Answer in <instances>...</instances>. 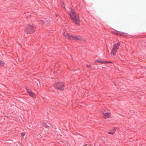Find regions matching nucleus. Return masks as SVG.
<instances>
[{"label": "nucleus", "instance_id": "obj_6", "mask_svg": "<svg viewBox=\"0 0 146 146\" xmlns=\"http://www.w3.org/2000/svg\"><path fill=\"white\" fill-rule=\"evenodd\" d=\"M62 34L63 36L66 37L67 38L70 40H73L74 36H72L69 33H65L64 32H63Z\"/></svg>", "mask_w": 146, "mask_h": 146}, {"label": "nucleus", "instance_id": "obj_10", "mask_svg": "<svg viewBox=\"0 0 146 146\" xmlns=\"http://www.w3.org/2000/svg\"><path fill=\"white\" fill-rule=\"evenodd\" d=\"M115 127L111 130V131L108 132V133L111 135H113L115 133Z\"/></svg>", "mask_w": 146, "mask_h": 146}, {"label": "nucleus", "instance_id": "obj_12", "mask_svg": "<svg viewBox=\"0 0 146 146\" xmlns=\"http://www.w3.org/2000/svg\"><path fill=\"white\" fill-rule=\"evenodd\" d=\"M25 88L26 90H27V92L29 94V92H31V91H30L28 89V87H27V86H25Z\"/></svg>", "mask_w": 146, "mask_h": 146}, {"label": "nucleus", "instance_id": "obj_5", "mask_svg": "<svg viewBox=\"0 0 146 146\" xmlns=\"http://www.w3.org/2000/svg\"><path fill=\"white\" fill-rule=\"evenodd\" d=\"M113 33L117 35L125 36L128 35L127 34L122 32L114 31L113 32Z\"/></svg>", "mask_w": 146, "mask_h": 146}, {"label": "nucleus", "instance_id": "obj_4", "mask_svg": "<svg viewBox=\"0 0 146 146\" xmlns=\"http://www.w3.org/2000/svg\"><path fill=\"white\" fill-rule=\"evenodd\" d=\"M54 87L61 90H64V85L63 82H55L53 84Z\"/></svg>", "mask_w": 146, "mask_h": 146}, {"label": "nucleus", "instance_id": "obj_7", "mask_svg": "<svg viewBox=\"0 0 146 146\" xmlns=\"http://www.w3.org/2000/svg\"><path fill=\"white\" fill-rule=\"evenodd\" d=\"M73 40H83L84 39L82 36H74Z\"/></svg>", "mask_w": 146, "mask_h": 146}, {"label": "nucleus", "instance_id": "obj_20", "mask_svg": "<svg viewBox=\"0 0 146 146\" xmlns=\"http://www.w3.org/2000/svg\"><path fill=\"white\" fill-rule=\"evenodd\" d=\"M83 146H87V145H84Z\"/></svg>", "mask_w": 146, "mask_h": 146}, {"label": "nucleus", "instance_id": "obj_3", "mask_svg": "<svg viewBox=\"0 0 146 146\" xmlns=\"http://www.w3.org/2000/svg\"><path fill=\"white\" fill-rule=\"evenodd\" d=\"M120 44V43L119 42L113 44L111 52V54L112 55V56H114L116 54V52L119 48Z\"/></svg>", "mask_w": 146, "mask_h": 146}, {"label": "nucleus", "instance_id": "obj_18", "mask_svg": "<svg viewBox=\"0 0 146 146\" xmlns=\"http://www.w3.org/2000/svg\"><path fill=\"white\" fill-rule=\"evenodd\" d=\"M41 22L42 23L44 24L45 23V21H44L43 20H40Z\"/></svg>", "mask_w": 146, "mask_h": 146}, {"label": "nucleus", "instance_id": "obj_1", "mask_svg": "<svg viewBox=\"0 0 146 146\" xmlns=\"http://www.w3.org/2000/svg\"><path fill=\"white\" fill-rule=\"evenodd\" d=\"M70 16L76 24L78 25H79L80 20L78 15L72 9L70 11Z\"/></svg>", "mask_w": 146, "mask_h": 146}, {"label": "nucleus", "instance_id": "obj_16", "mask_svg": "<svg viewBox=\"0 0 146 146\" xmlns=\"http://www.w3.org/2000/svg\"><path fill=\"white\" fill-rule=\"evenodd\" d=\"M109 63V62L106 61H105L104 62H101V64H103L104 63Z\"/></svg>", "mask_w": 146, "mask_h": 146}, {"label": "nucleus", "instance_id": "obj_19", "mask_svg": "<svg viewBox=\"0 0 146 146\" xmlns=\"http://www.w3.org/2000/svg\"><path fill=\"white\" fill-rule=\"evenodd\" d=\"M109 63H112V62H111L110 61V62H109Z\"/></svg>", "mask_w": 146, "mask_h": 146}, {"label": "nucleus", "instance_id": "obj_11", "mask_svg": "<svg viewBox=\"0 0 146 146\" xmlns=\"http://www.w3.org/2000/svg\"><path fill=\"white\" fill-rule=\"evenodd\" d=\"M5 64L3 61L0 60V67L5 65Z\"/></svg>", "mask_w": 146, "mask_h": 146}, {"label": "nucleus", "instance_id": "obj_8", "mask_svg": "<svg viewBox=\"0 0 146 146\" xmlns=\"http://www.w3.org/2000/svg\"><path fill=\"white\" fill-rule=\"evenodd\" d=\"M104 118H108L110 117L111 115V113L110 112L107 113H103Z\"/></svg>", "mask_w": 146, "mask_h": 146}, {"label": "nucleus", "instance_id": "obj_2", "mask_svg": "<svg viewBox=\"0 0 146 146\" xmlns=\"http://www.w3.org/2000/svg\"><path fill=\"white\" fill-rule=\"evenodd\" d=\"M36 27L34 25H28L25 27V32L27 34H31L34 33Z\"/></svg>", "mask_w": 146, "mask_h": 146}, {"label": "nucleus", "instance_id": "obj_13", "mask_svg": "<svg viewBox=\"0 0 146 146\" xmlns=\"http://www.w3.org/2000/svg\"><path fill=\"white\" fill-rule=\"evenodd\" d=\"M44 127L46 128H48L49 126L46 123H44L43 124Z\"/></svg>", "mask_w": 146, "mask_h": 146}, {"label": "nucleus", "instance_id": "obj_17", "mask_svg": "<svg viewBox=\"0 0 146 146\" xmlns=\"http://www.w3.org/2000/svg\"><path fill=\"white\" fill-rule=\"evenodd\" d=\"M86 66L87 68H90V67H91V65H90V64H86Z\"/></svg>", "mask_w": 146, "mask_h": 146}, {"label": "nucleus", "instance_id": "obj_15", "mask_svg": "<svg viewBox=\"0 0 146 146\" xmlns=\"http://www.w3.org/2000/svg\"><path fill=\"white\" fill-rule=\"evenodd\" d=\"M25 135V133H21V135L22 137L24 136Z\"/></svg>", "mask_w": 146, "mask_h": 146}, {"label": "nucleus", "instance_id": "obj_9", "mask_svg": "<svg viewBox=\"0 0 146 146\" xmlns=\"http://www.w3.org/2000/svg\"><path fill=\"white\" fill-rule=\"evenodd\" d=\"M29 94L30 96L32 97L33 98H35L36 97V95L35 94L32 92H29Z\"/></svg>", "mask_w": 146, "mask_h": 146}, {"label": "nucleus", "instance_id": "obj_14", "mask_svg": "<svg viewBox=\"0 0 146 146\" xmlns=\"http://www.w3.org/2000/svg\"><path fill=\"white\" fill-rule=\"evenodd\" d=\"M102 60H101V61H99L98 60H96L95 61V63H101L102 62Z\"/></svg>", "mask_w": 146, "mask_h": 146}]
</instances>
